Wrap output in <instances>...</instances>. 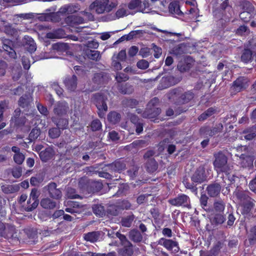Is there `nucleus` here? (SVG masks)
Listing matches in <instances>:
<instances>
[{
  "mask_svg": "<svg viewBox=\"0 0 256 256\" xmlns=\"http://www.w3.org/2000/svg\"><path fill=\"white\" fill-rule=\"evenodd\" d=\"M249 192L238 190L234 192L235 196L242 206V213L248 214L255 206V200L248 195Z\"/></svg>",
  "mask_w": 256,
  "mask_h": 256,
  "instance_id": "f257e3e1",
  "label": "nucleus"
},
{
  "mask_svg": "<svg viewBox=\"0 0 256 256\" xmlns=\"http://www.w3.org/2000/svg\"><path fill=\"white\" fill-rule=\"evenodd\" d=\"M118 5L116 0H96L92 2L89 8L94 10L98 14L110 12Z\"/></svg>",
  "mask_w": 256,
  "mask_h": 256,
  "instance_id": "f03ea898",
  "label": "nucleus"
},
{
  "mask_svg": "<svg viewBox=\"0 0 256 256\" xmlns=\"http://www.w3.org/2000/svg\"><path fill=\"white\" fill-rule=\"evenodd\" d=\"M215 160L214 166L215 170L218 174L224 172L225 174H230L229 171L231 170V166L228 164V158L222 152H219L214 154Z\"/></svg>",
  "mask_w": 256,
  "mask_h": 256,
  "instance_id": "7ed1b4c3",
  "label": "nucleus"
},
{
  "mask_svg": "<svg viewBox=\"0 0 256 256\" xmlns=\"http://www.w3.org/2000/svg\"><path fill=\"white\" fill-rule=\"evenodd\" d=\"M94 101L98 110V116L100 118H104L105 112L108 110V106L106 100L108 99L106 96L96 94L93 97Z\"/></svg>",
  "mask_w": 256,
  "mask_h": 256,
  "instance_id": "20e7f679",
  "label": "nucleus"
},
{
  "mask_svg": "<svg viewBox=\"0 0 256 256\" xmlns=\"http://www.w3.org/2000/svg\"><path fill=\"white\" fill-rule=\"evenodd\" d=\"M168 202L174 206L186 207L189 209L191 208L190 199L188 196L184 194L169 200Z\"/></svg>",
  "mask_w": 256,
  "mask_h": 256,
  "instance_id": "39448f33",
  "label": "nucleus"
},
{
  "mask_svg": "<svg viewBox=\"0 0 256 256\" xmlns=\"http://www.w3.org/2000/svg\"><path fill=\"white\" fill-rule=\"evenodd\" d=\"M38 196L39 193L37 190L32 189L30 194V198L27 202L28 206L26 208V210L27 212H31L38 206L39 203Z\"/></svg>",
  "mask_w": 256,
  "mask_h": 256,
  "instance_id": "423d86ee",
  "label": "nucleus"
},
{
  "mask_svg": "<svg viewBox=\"0 0 256 256\" xmlns=\"http://www.w3.org/2000/svg\"><path fill=\"white\" fill-rule=\"evenodd\" d=\"M64 206H68L65 211L72 214H80L84 210V206L77 202L68 200L65 202Z\"/></svg>",
  "mask_w": 256,
  "mask_h": 256,
  "instance_id": "0eeeda50",
  "label": "nucleus"
},
{
  "mask_svg": "<svg viewBox=\"0 0 256 256\" xmlns=\"http://www.w3.org/2000/svg\"><path fill=\"white\" fill-rule=\"evenodd\" d=\"M128 7L129 10H134V12H147L145 10L146 8V4L144 2H142L141 0H131L128 4Z\"/></svg>",
  "mask_w": 256,
  "mask_h": 256,
  "instance_id": "6e6552de",
  "label": "nucleus"
},
{
  "mask_svg": "<svg viewBox=\"0 0 256 256\" xmlns=\"http://www.w3.org/2000/svg\"><path fill=\"white\" fill-rule=\"evenodd\" d=\"M158 244L164 246L168 250H173L175 252H178L180 250L178 242L172 240L161 238L159 240Z\"/></svg>",
  "mask_w": 256,
  "mask_h": 256,
  "instance_id": "1a4fd4ad",
  "label": "nucleus"
},
{
  "mask_svg": "<svg viewBox=\"0 0 256 256\" xmlns=\"http://www.w3.org/2000/svg\"><path fill=\"white\" fill-rule=\"evenodd\" d=\"M248 86V80L244 77H240L234 82L232 88L236 92L246 89Z\"/></svg>",
  "mask_w": 256,
  "mask_h": 256,
  "instance_id": "9d476101",
  "label": "nucleus"
},
{
  "mask_svg": "<svg viewBox=\"0 0 256 256\" xmlns=\"http://www.w3.org/2000/svg\"><path fill=\"white\" fill-rule=\"evenodd\" d=\"M46 188H47L50 197L55 200H59L62 198V192L60 189L56 188V183L51 182Z\"/></svg>",
  "mask_w": 256,
  "mask_h": 256,
  "instance_id": "9b49d317",
  "label": "nucleus"
},
{
  "mask_svg": "<svg viewBox=\"0 0 256 256\" xmlns=\"http://www.w3.org/2000/svg\"><path fill=\"white\" fill-rule=\"evenodd\" d=\"M206 177L204 174V170L200 167L192 176V180L196 183H202L206 180Z\"/></svg>",
  "mask_w": 256,
  "mask_h": 256,
  "instance_id": "f8f14e48",
  "label": "nucleus"
},
{
  "mask_svg": "<svg viewBox=\"0 0 256 256\" xmlns=\"http://www.w3.org/2000/svg\"><path fill=\"white\" fill-rule=\"evenodd\" d=\"M126 8V4L120 6L116 13L111 16V20L118 19L130 14V12L127 10Z\"/></svg>",
  "mask_w": 256,
  "mask_h": 256,
  "instance_id": "ddd939ff",
  "label": "nucleus"
},
{
  "mask_svg": "<svg viewBox=\"0 0 256 256\" xmlns=\"http://www.w3.org/2000/svg\"><path fill=\"white\" fill-rule=\"evenodd\" d=\"M221 188L220 185L218 183L210 184L206 188L208 194L210 197L216 196L220 194Z\"/></svg>",
  "mask_w": 256,
  "mask_h": 256,
  "instance_id": "4468645a",
  "label": "nucleus"
},
{
  "mask_svg": "<svg viewBox=\"0 0 256 256\" xmlns=\"http://www.w3.org/2000/svg\"><path fill=\"white\" fill-rule=\"evenodd\" d=\"M68 103L64 102H58L54 108V112L58 116L66 114L68 110Z\"/></svg>",
  "mask_w": 256,
  "mask_h": 256,
  "instance_id": "2eb2a0df",
  "label": "nucleus"
},
{
  "mask_svg": "<svg viewBox=\"0 0 256 256\" xmlns=\"http://www.w3.org/2000/svg\"><path fill=\"white\" fill-rule=\"evenodd\" d=\"M192 61L190 58H186L184 60H180L178 64V70L182 72L188 70L192 66Z\"/></svg>",
  "mask_w": 256,
  "mask_h": 256,
  "instance_id": "dca6fc26",
  "label": "nucleus"
},
{
  "mask_svg": "<svg viewBox=\"0 0 256 256\" xmlns=\"http://www.w3.org/2000/svg\"><path fill=\"white\" fill-rule=\"evenodd\" d=\"M14 231V226L9 225L6 226L4 223L0 222V235L7 236H12Z\"/></svg>",
  "mask_w": 256,
  "mask_h": 256,
  "instance_id": "f3484780",
  "label": "nucleus"
},
{
  "mask_svg": "<svg viewBox=\"0 0 256 256\" xmlns=\"http://www.w3.org/2000/svg\"><path fill=\"white\" fill-rule=\"evenodd\" d=\"M76 77L73 75L70 77L66 78L64 83L68 90L71 91L74 90L76 88Z\"/></svg>",
  "mask_w": 256,
  "mask_h": 256,
  "instance_id": "a211bd4d",
  "label": "nucleus"
},
{
  "mask_svg": "<svg viewBox=\"0 0 256 256\" xmlns=\"http://www.w3.org/2000/svg\"><path fill=\"white\" fill-rule=\"evenodd\" d=\"M64 30L62 28H58L49 32L46 34V38L50 39L62 38H64Z\"/></svg>",
  "mask_w": 256,
  "mask_h": 256,
  "instance_id": "6ab92c4d",
  "label": "nucleus"
},
{
  "mask_svg": "<svg viewBox=\"0 0 256 256\" xmlns=\"http://www.w3.org/2000/svg\"><path fill=\"white\" fill-rule=\"evenodd\" d=\"M54 155L53 150L50 148H46L40 153V156L42 161L46 162L50 160Z\"/></svg>",
  "mask_w": 256,
  "mask_h": 256,
  "instance_id": "aec40b11",
  "label": "nucleus"
},
{
  "mask_svg": "<svg viewBox=\"0 0 256 256\" xmlns=\"http://www.w3.org/2000/svg\"><path fill=\"white\" fill-rule=\"evenodd\" d=\"M11 43L10 40L5 39L2 41V47L5 51L8 52L10 57L15 58L16 54L11 47Z\"/></svg>",
  "mask_w": 256,
  "mask_h": 256,
  "instance_id": "412c9836",
  "label": "nucleus"
},
{
  "mask_svg": "<svg viewBox=\"0 0 256 256\" xmlns=\"http://www.w3.org/2000/svg\"><path fill=\"white\" fill-rule=\"evenodd\" d=\"M56 202L49 198H44L41 200L40 206L45 209H53L56 207Z\"/></svg>",
  "mask_w": 256,
  "mask_h": 256,
  "instance_id": "4be33fe9",
  "label": "nucleus"
},
{
  "mask_svg": "<svg viewBox=\"0 0 256 256\" xmlns=\"http://www.w3.org/2000/svg\"><path fill=\"white\" fill-rule=\"evenodd\" d=\"M218 131V128H210L205 126L202 127L200 129V133L201 134L208 135L211 136L216 134Z\"/></svg>",
  "mask_w": 256,
  "mask_h": 256,
  "instance_id": "5701e85b",
  "label": "nucleus"
},
{
  "mask_svg": "<svg viewBox=\"0 0 256 256\" xmlns=\"http://www.w3.org/2000/svg\"><path fill=\"white\" fill-rule=\"evenodd\" d=\"M159 100L157 98H154L148 102V109L150 110H154L156 114H154L158 115L160 113L161 110L159 108H156L155 106L158 103Z\"/></svg>",
  "mask_w": 256,
  "mask_h": 256,
  "instance_id": "b1692460",
  "label": "nucleus"
},
{
  "mask_svg": "<svg viewBox=\"0 0 256 256\" xmlns=\"http://www.w3.org/2000/svg\"><path fill=\"white\" fill-rule=\"evenodd\" d=\"M170 12L173 14L180 16L182 13L180 10V6L178 2H173L170 4L169 6Z\"/></svg>",
  "mask_w": 256,
  "mask_h": 256,
  "instance_id": "393cba45",
  "label": "nucleus"
},
{
  "mask_svg": "<svg viewBox=\"0 0 256 256\" xmlns=\"http://www.w3.org/2000/svg\"><path fill=\"white\" fill-rule=\"evenodd\" d=\"M177 83L175 78L172 76H168L166 78H162V84H164L162 87L164 88L169 87L171 86L174 85Z\"/></svg>",
  "mask_w": 256,
  "mask_h": 256,
  "instance_id": "a878e982",
  "label": "nucleus"
},
{
  "mask_svg": "<svg viewBox=\"0 0 256 256\" xmlns=\"http://www.w3.org/2000/svg\"><path fill=\"white\" fill-rule=\"evenodd\" d=\"M130 238L134 242H140L142 239L141 234L137 230H132L129 233Z\"/></svg>",
  "mask_w": 256,
  "mask_h": 256,
  "instance_id": "bb28decb",
  "label": "nucleus"
},
{
  "mask_svg": "<svg viewBox=\"0 0 256 256\" xmlns=\"http://www.w3.org/2000/svg\"><path fill=\"white\" fill-rule=\"evenodd\" d=\"M24 40L26 41V44L28 46H27L28 50L30 52H32L36 50V44L34 40L30 36H25Z\"/></svg>",
  "mask_w": 256,
  "mask_h": 256,
  "instance_id": "cd10ccee",
  "label": "nucleus"
},
{
  "mask_svg": "<svg viewBox=\"0 0 256 256\" xmlns=\"http://www.w3.org/2000/svg\"><path fill=\"white\" fill-rule=\"evenodd\" d=\"M32 101V97L30 95H24L20 98L18 104L22 108H25L28 106Z\"/></svg>",
  "mask_w": 256,
  "mask_h": 256,
  "instance_id": "c85d7f7f",
  "label": "nucleus"
},
{
  "mask_svg": "<svg viewBox=\"0 0 256 256\" xmlns=\"http://www.w3.org/2000/svg\"><path fill=\"white\" fill-rule=\"evenodd\" d=\"M125 167L126 166L124 164L120 161H117L110 164L109 166V168L112 171L120 172L124 169Z\"/></svg>",
  "mask_w": 256,
  "mask_h": 256,
  "instance_id": "c756f323",
  "label": "nucleus"
},
{
  "mask_svg": "<svg viewBox=\"0 0 256 256\" xmlns=\"http://www.w3.org/2000/svg\"><path fill=\"white\" fill-rule=\"evenodd\" d=\"M108 120L112 124H116L120 122V114L116 112H112L108 114Z\"/></svg>",
  "mask_w": 256,
  "mask_h": 256,
  "instance_id": "7c9ffc66",
  "label": "nucleus"
},
{
  "mask_svg": "<svg viewBox=\"0 0 256 256\" xmlns=\"http://www.w3.org/2000/svg\"><path fill=\"white\" fill-rule=\"evenodd\" d=\"M225 208V204L222 200H215L214 204V210L218 213H222Z\"/></svg>",
  "mask_w": 256,
  "mask_h": 256,
  "instance_id": "2f4dec72",
  "label": "nucleus"
},
{
  "mask_svg": "<svg viewBox=\"0 0 256 256\" xmlns=\"http://www.w3.org/2000/svg\"><path fill=\"white\" fill-rule=\"evenodd\" d=\"M99 237V233L97 232H92L86 234L84 236V238L86 241L94 242L96 241Z\"/></svg>",
  "mask_w": 256,
  "mask_h": 256,
  "instance_id": "473e14b6",
  "label": "nucleus"
},
{
  "mask_svg": "<svg viewBox=\"0 0 256 256\" xmlns=\"http://www.w3.org/2000/svg\"><path fill=\"white\" fill-rule=\"evenodd\" d=\"M78 10V6L73 5L64 6L61 8L60 12L62 13L72 14Z\"/></svg>",
  "mask_w": 256,
  "mask_h": 256,
  "instance_id": "72a5a7b5",
  "label": "nucleus"
},
{
  "mask_svg": "<svg viewBox=\"0 0 256 256\" xmlns=\"http://www.w3.org/2000/svg\"><path fill=\"white\" fill-rule=\"evenodd\" d=\"M216 112V110L212 108H210L207 110L204 113L201 114L198 118V120L200 121H204L208 117L212 116Z\"/></svg>",
  "mask_w": 256,
  "mask_h": 256,
  "instance_id": "f704fd0d",
  "label": "nucleus"
},
{
  "mask_svg": "<svg viewBox=\"0 0 256 256\" xmlns=\"http://www.w3.org/2000/svg\"><path fill=\"white\" fill-rule=\"evenodd\" d=\"M254 158L251 156H246L242 160L241 165L244 168H251L253 166Z\"/></svg>",
  "mask_w": 256,
  "mask_h": 256,
  "instance_id": "c9c22d12",
  "label": "nucleus"
},
{
  "mask_svg": "<svg viewBox=\"0 0 256 256\" xmlns=\"http://www.w3.org/2000/svg\"><path fill=\"white\" fill-rule=\"evenodd\" d=\"M158 164L154 159H150L146 162L147 170L150 172H153L156 170Z\"/></svg>",
  "mask_w": 256,
  "mask_h": 256,
  "instance_id": "e433bc0d",
  "label": "nucleus"
},
{
  "mask_svg": "<svg viewBox=\"0 0 256 256\" xmlns=\"http://www.w3.org/2000/svg\"><path fill=\"white\" fill-rule=\"evenodd\" d=\"M252 53L250 50H244L241 56L242 60L245 63L248 62L252 59Z\"/></svg>",
  "mask_w": 256,
  "mask_h": 256,
  "instance_id": "4c0bfd02",
  "label": "nucleus"
},
{
  "mask_svg": "<svg viewBox=\"0 0 256 256\" xmlns=\"http://www.w3.org/2000/svg\"><path fill=\"white\" fill-rule=\"evenodd\" d=\"M134 220V216L130 215L122 218L121 222L122 226L130 227Z\"/></svg>",
  "mask_w": 256,
  "mask_h": 256,
  "instance_id": "58836bf2",
  "label": "nucleus"
},
{
  "mask_svg": "<svg viewBox=\"0 0 256 256\" xmlns=\"http://www.w3.org/2000/svg\"><path fill=\"white\" fill-rule=\"evenodd\" d=\"M3 192L6 194H10L18 190V187L13 185H4L2 186Z\"/></svg>",
  "mask_w": 256,
  "mask_h": 256,
  "instance_id": "ea45409f",
  "label": "nucleus"
},
{
  "mask_svg": "<svg viewBox=\"0 0 256 256\" xmlns=\"http://www.w3.org/2000/svg\"><path fill=\"white\" fill-rule=\"evenodd\" d=\"M94 214L100 216H102L104 214V207L101 205H94L93 208Z\"/></svg>",
  "mask_w": 256,
  "mask_h": 256,
  "instance_id": "a19ab883",
  "label": "nucleus"
},
{
  "mask_svg": "<svg viewBox=\"0 0 256 256\" xmlns=\"http://www.w3.org/2000/svg\"><path fill=\"white\" fill-rule=\"evenodd\" d=\"M194 94L190 91L184 92L181 96V98L183 102H188L194 98Z\"/></svg>",
  "mask_w": 256,
  "mask_h": 256,
  "instance_id": "79ce46f5",
  "label": "nucleus"
},
{
  "mask_svg": "<svg viewBox=\"0 0 256 256\" xmlns=\"http://www.w3.org/2000/svg\"><path fill=\"white\" fill-rule=\"evenodd\" d=\"M52 121L55 122L58 128L60 129H64L66 128L68 124V122L66 119H60L58 122H56L54 118H52Z\"/></svg>",
  "mask_w": 256,
  "mask_h": 256,
  "instance_id": "37998d69",
  "label": "nucleus"
},
{
  "mask_svg": "<svg viewBox=\"0 0 256 256\" xmlns=\"http://www.w3.org/2000/svg\"><path fill=\"white\" fill-rule=\"evenodd\" d=\"M25 158L24 155L22 154H14L13 156L14 162L18 164H21Z\"/></svg>",
  "mask_w": 256,
  "mask_h": 256,
  "instance_id": "c03bdc74",
  "label": "nucleus"
},
{
  "mask_svg": "<svg viewBox=\"0 0 256 256\" xmlns=\"http://www.w3.org/2000/svg\"><path fill=\"white\" fill-rule=\"evenodd\" d=\"M87 56L89 58L94 60H98L100 58V52L96 50H90Z\"/></svg>",
  "mask_w": 256,
  "mask_h": 256,
  "instance_id": "a18cd8bd",
  "label": "nucleus"
},
{
  "mask_svg": "<svg viewBox=\"0 0 256 256\" xmlns=\"http://www.w3.org/2000/svg\"><path fill=\"white\" fill-rule=\"evenodd\" d=\"M4 32L8 35L13 36L17 32L16 29L12 27L10 24H7L4 26Z\"/></svg>",
  "mask_w": 256,
  "mask_h": 256,
  "instance_id": "49530a36",
  "label": "nucleus"
},
{
  "mask_svg": "<svg viewBox=\"0 0 256 256\" xmlns=\"http://www.w3.org/2000/svg\"><path fill=\"white\" fill-rule=\"evenodd\" d=\"M126 50H122L118 54H114L112 56L114 57V59L123 62L126 60Z\"/></svg>",
  "mask_w": 256,
  "mask_h": 256,
  "instance_id": "de8ad7c7",
  "label": "nucleus"
},
{
  "mask_svg": "<svg viewBox=\"0 0 256 256\" xmlns=\"http://www.w3.org/2000/svg\"><path fill=\"white\" fill-rule=\"evenodd\" d=\"M49 136L52 138H55L58 137L60 134V128H52L49 130Z\"/></svg>",
  "mask_w": 256,
  "mask_h": 256,
  "instance_id": "09e8293b",
  "label": "nucleus"
},
{
  "mask_svg": "<svg viewBox=\"0 0 256 256\" xmlns=\"http://www.w3.org/2000/svg\"><path fill=\"white\" fill-rule=\"evenodd\" d=\"M242 6L244 11L248 12L249 14L252 12L254 9L252 4L247 1L244 2L242 4Z\"/></svg>",
  "mask_w": 256,
  "mask_h": 256,
  "instance_id": "8fccbe9b",
  "label": "nucleus"
},
{
  "mask_svg": "<svg viewBox=\"0 0 256 256\" xmlns=\"http://www.w3.org/2000/svg\"><path fill=\"white\" fill-rule=\"evenodd\" d=\"M90 126L93 131L98 130L102 128L101 122L98 120H94L91 122Z\"/></svg>",
  "mask_w": 256,
  "mask_h": 256,
  "instance_id": "3c124183",
  "label": "nucleus"
},
{
  "mask_svg": "<svg viewBox=\"0 0 256 256\" xmlns=\"http://www.w3.org/2000/svg\"><path fill=\"white\" fill-rule=\"evenodd\" d=\"M66 196L70 198H76L80 197L79 195L76 194V190L71 188H68Z\"/></svg>",
  "mask_w": 256,
  "mask_h": 256,
  "instance_id": "603ef678",
  "label": "nucleus"
},
{
  "mask_svg": "<svg viewBox=\"0 0 256 256\" xmlns=\"http://www.w3.org/2000/svg\"><path fill=\"white\" fill-rule=\"evenodd\" d=\"M120 62L117 59H114V57H112V66L114 70H122V66Z\"/></svg>",
  "mask_w": 256,
  "mask_h": 256,
  "instance_id": "864d4df0",
  "label": "nucleus"
},
{
  "mask_svg": "<svg viewBox=\"0 0 256 256\" xmlns=\"http://www.w3.org/2000/svg\"><path fill=\"white\" fill-rule=\"evenodd\" d=\"M116 79L118 82H125L128 79V76L124 74L118 72L116 76Z\"/></svg>",
  "mask_w": 256,
  "mask_h": 256,
  "instance_id": "5fc2aeb1",
  "label": "nucleus"
},
{
  "mask_svg": "<svg viewBox=\"0 0 256 256\" xmlns=\"http://www.w3.org/2000/svg\"><path fill=\"white\" fill-rule=\"evenodd\" d=\"M244 132L248 133L244 136L245 138L247 140H251L256 136V132L252 128L250 130L244 131Z\"/></svg>",
  "mask_w": 256,
  "mask_h": 256,
  "instance_id": "6e6d98bb",
  "label": "nucleus"
},
{
  "mask_svg": "<svg viewBox=\"0 0 256 256\" xmlns=\"http://www.w3.org/2000/svg\"><path fill=\"white\" fill-rule=\"evenodd\" d=\"M40 134V130L36 128H33L29 136L31 140L38 138Z\"/></svg>",
  "mask_w": 256,
  "mask_h": 256,
  "instance_id": "4d7b16f0",
  "label": "nucleus"
},
{
  "mask_svg": "<svg viewBox=\"0 0 256 256\" xmlns=\"http://www.w3.org/2000/svg\"><path fill=\"white\" fill-rule=\"evenodd\" d=\"M137 66L140 69H146L149 66V63L144 60H142L137 62Z\"/></svg>",
  "mask_w": 256,
  "mask_h": 256,
  "instance_id": "13d9d810",
  "label": "nucleus"
},
{
  "mask_svg": "<svg viewBox=\"0 0 256 256\" xmlns=\"http://www.w3.org/2000/svg\"><path fill=\"white\" fill-rule=\"evenodd\" d=\"M36 106L38 111L41 114L45 116H46L48 114V112L46 107L44 106L40 103H38L36 104Z\"/></svg>",
  "mask_w": 256,
  "mask_h": 256,
  "instance_id": "bf43d9fd",
  "label": "nucleus"
},
{
  "mask_svg": "<svg viewBox=\"0 0 256 256\" xmlns=\"http://www.w3.org/2000/svg\"><path fill=\"white\" fill-rule=\"evenodd\" d=\"M88 186V180L86 178H82L80 179L78 186L82 189H84Z\"/></svg>",
  "mask_w": 256,
  "mask_h": 256,
  "instance_id": "052dcab7",
  "label": "nucleus"
},
{
  "mask_svg": "<svg viewBox=\"0 0 256 256\" xmlns=\"http://www.w3.org/2000/svg\"><path fill=\"white\" fill-rule=\"evenodd\" d=\"M51 87L53 90H54L56 91V94L58 96H60L61 94H62V89L60 87V86L56 82H53L51 84Z\"/></svg>",
  "mask_w": 256,
  "mask_h": 256,
  "instance_id": "680f3d73",
  "label": "nucleus"
},
{
  "mask_svg": "<svg viewBox=\"0 0 256 256\" xmlns=\"http://www.w3.org/2000/svg\"><path fill=\"white\" fill-rule=\"evenodd\" d=\"M214 220L217 224H221L225 221L226 218L224 216L221 214V213H218L216 214Z\"/></svg>",
  "mask_w": 256,
  "mask_h": 256,
  "instance_id": "e2e57ef3",
  "label": "nucleus"
},
{
  "mask_svg": "<svg viewBox=\"0 0 256 256\" xmlns=\"http://www.w3.org/2000/svg\"><path fill=\"white\" fill-rule=\"evenodd\" d=\"M138 51V48L136 46H131L128 51V54L130 56H134L136 55Z\"/></svg>",
  "mask_w": 256,
  "mask_h": 256,
  "instance_id": "0e129e2a",
  "label": "nucleus"
},
{
  "mask_svg": "<svg viewBox=\"0 0 256 256\" xmlns=\"http://www.w3.org/2000/svg\"><path fill=\"white\" fill-rule=\"evenodd\" d=\"M128 116L129 118L130 119L132 122L134 124H136L138 122H140V120L138 119V117L132 114H130L128 115Z\"/></svg>",
  "mask_w": 256,
  "mask_h": 256,
  "instance_id": "69168bd1",
  "label": "nucleus"
},
{
  "mask_svg": "<svg viewBox=\"0 0 256 256\" xmlns=\"http://www.w3.org/2000/svg\"><path fill=\"white\" fill-rule=\"evenodd\" d=\"M248 30V27L244 25L240 26L236 30V33L239 35H243Z\"/></svg>",
  "mask_w": 256,
  "mask_h": 256,
  "instance_id": "338daca9",
  "label": "nucleus"
},
{
  "mask_svg": "<svg viewBox=\"0 0 256 256\" xmlns=\"http://www.w3.org/2000/svg\"><path fill=\"white\" fill-rule=\"evenodd\" d=\"M250 240H256V226H254L250 230Z\"/></svg>",
  "mask_w": 256,
  "mask_h": 256,
  "instance_id": "774afa93",
  "label": "nucleus"
}]
</instances>
